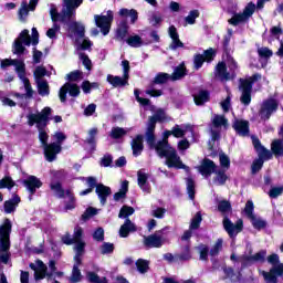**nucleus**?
I'll return each instance as SVG.
<instances>
[{"label":"nucleus","instance_id":"nucleus-1","mask_svg":"<svg viewBox=\"0 0 283 283\" xmlns=\"http://www.w3.org/2000/svg\"><path fill=\"white\" fill-rule=\"evenodd\" d=\"M169 136H174L172 130L164 132V138L156 143V135H154L153 145L148 144L149 149H155L159 158H165V165L169 169H185L187 174H190L191 169L182 163L178 150L169 145Z\"/></svg>","mask_w":283,"mask_h":283},{"label":"nucleus","instance_id":"nucleus-2","mask_svg":"<svg viewBox=\"0 0 283 283\" xmlns=\"http://www.w3.org/2000/svg\"><path fill=\"white\" fill-rule=\"evenodd\" d=\"M53 109L50 106L44 107L39 113H30L27 115L29 127H34L36 125V129L39 130V140L43 147L44 156L48 163H54V157H52V150H50V144L48 140L50 136L45 132V127H48L50 119L52 118Z\"/></svg>","mask_w":283,"mask_h":283},{"label":"nucleus","instance_id":"nucleus-3","mask_svg":"<svg viewBox=\"0 0 283 283\" xmlns=\"http://www.w3.org/2000/svg\"><path fill=\"white\" fill-rule=\"evenodd\" d=\"M10 233H12V222L6 219L0 227V264H8L10 262ZM0 283H8V279L3 273V268L0 266Z\"/></svg>","mask_w":283,"mask_h":283},{"label":"nucleus","instance_id":"nucleus-4","mask_svg":"<svg viewBox=\"0 0 283 283\" xmlns=\"http://www.w3.org/2000/svg\"><path fill=\"white\" fill-rule=\"evenodd\" d=\"M29 266L34 271L35 282L46 279L49 283H60L56 281V277H63V272H56V262L54 260L49 262L50 272H48V265L41 260H36L35 263H30Z\"/></svg>","mask_w":283,"mask_h":283},{"label":"nucleus","instance_id":"nucleus-5","mask_svg":"<svg viewBox=\"0 0 283 283\" xmlns=\"http://www.w3.org/2000/svg\"><path fill=\"white\" fill-rule=\"evenodd\" d=\"M52 174L53 177L50 184L51 191H53L59 198H65L66 196L69 198V202L66 203L65 209H74L76 207V199L74 198V193H72V190H64L60 181L63 180L65 174L63 170L53 171Z\"/></svg>","mask_w":283,"mask_h":283},{"label":"nucleus","instance_id":"nucleus-6","mask_svg":"<svg viewBox=\"0 0 283 283\" xmlns=\"http://www.w3.org/2000/svg\"><path fill=\"white\" fill-rule=\"evenodd\" d=\"M11 65H13L15 67V72L20 78V81H22L24 87L28 91V96H31V90H30V80L25 76V63L21 60H12V59H4L1 60V64L0 67L1 70H6L7 67H10Z\"/></svg>","mask_w":283,"mask_h":283},{"label":"nucleus","instance_id":"nucleus-7","mask_svg":"<svg viewBox=\"0 0 283 283\" xmlns=\"http://www.w3.org/2000/svg\"><path fill=\"white\" fill-rule=\"evenodd\" d=\"M252 143L254 145V148L256 149L258 156L259 158L255 159L252 164V174H258V171H260V169H262L263 165H264V160H271V158H273V154L271 153V150L264 148V146H262V144L260 143V139L258 138H253Z\"/></svg>","mask_w":283,"mask_h":283},{"label":"nucleus","instance_id":"nucleus-8","mask_svg":"<svg viewBox=\"0 0 283 283\" xmlns=\"http://www.w3.org/2000/svg\"><path fill=\"white\" fill-rule=\"evenodd\" d=\"M269 264L273 265L270 272H261L265 282H276L283 275V263H280V255L271 254L268 256Z\"/></svg>","mask_w":283,"mask_h":283},{"label":"nucleus","instance_id":"nucleus-9","mask_svg":"<svg viewBox=\"0 0 283 283\" xmlns=\"http://www.w3.org/2000/svg\"><path fill=\"white\" fill-rule=\"evenodd\" d=\"M165 231H167V229L156 231L150 235H145L143 240L145 249H160L164 244H167L169 239L165 235Z\"/></svg>","mask_w":283,"mask_h":283},{"label":"nucleus","instance_id":"nucleus-10","mask_svg":"<svg viewBox=\"0 0 283 283\" xmlns=\"http://www.w3.org/2000/svg\"><path fill=\"white\" fill-rule=\"evenodd\" d=\"M169 81H171V75L168 73H158L153 83L146 87L145 94H147V96H151L153 98L163 96V90L156 88V85H165V83H169Z\"/></svg>","mask_w":283,"mask_h":283},{"label":"nucleus","instance_id":"nucleus-11","mask_svg":"<svg viewBox=\"0 0 283 283\" xmlns=\"http://www.w3.org/2000/svg\"><path fill=\"white\" fill-rule=\"evenodd\" d=\"M83 3V0H63L62 23L74 21L76 19V9Z\"/></svg>","mask_w":283,"mask_h":283},{"label":"nucleus","instance_id":"nucleus-12","mask_svg":"<svg viewBox=\"0 0 283 283\" xmlns=\"http://www.w3.org/2000/svg\"><path fill=\"white\" fill-rule=\"evenodd\" d=\"M95 25L99 28L102 34L107 36L109 30H112V23L114 21V11L108 10L106 14H95L94 15Z\"/></svg>","mask_w":283,"mask_h":283},{"label":"nucleus","instance_id":"nucleus-13","mask_svg":"<svg viewBox=\"0 0 283 283\" xmlns=\"http://www.w3.org/2000/svg\"><path fill=\"white\" fill-rule=\"evenodd\" d=\"M165 120V112L158 109L154 116L149 117L146 128V143L147 145H154V133L156 132V123H163Z\"/></svg>","mask_w":283,"mask_h":283},{"label":"nucleus","instance_id":"nucleus-14","mask_svg":"<svg viewBox=\"0 0 283 283\" xmlns=\"http://www.w3.org/2000/svg\"><path fill=\"white\" fill-rule=\"evenodd\" d=\"M53 143H50L49 150H51V157L53 158V161L56 160V156L61 154L63 147V143L67 140V136L63 132H55L52 135Z\"/></svg>","mask_w":283,"mask_h":283},{"label":"nucleus","instance_id":"nucleus-15","mask_svg":"<svg viewBox=\"0 0 283 283\" xmlns=\"http://www.w3.org/2000/svg\"><path fill=\"white\" fill-rule=\"evenodd\" d=\"M229 129V119L224 115L213 116V140H220L222 134Z\"/></svg>","mask_w":283,"mask_h":283},{"label":"nucleus","instance_id":"nucleus-16","mask_svg":"<svg viewBox=\"0 0 283 283\" xmlns=\"http://www.w3.org/2000/svg\"><path fill=\"white\" fill-rule=\"evenodd\" d=\"M222 224L224 231L230 238H235L238 233H242V229H244V221H242V219H239L235 223H233L229 217H224Z\"/></svg>","mask_w":283,"mask_h":283},{"label":"nucleus","instance_id":"nucleus-17","mask_svg":"<svg viewBox=\"0 0 283 283\" xmlns=\"http://www.w3.org/2000/svg\"><path fill=\"white\" fill-rule=\"evenodd\" d=\"M67 94L73 98H76L81 94V88L77 84L66 82L59 91V98L61 103L67 102Z\"/></svg>","mask_w":283,"mask_h":283},{"label":"nucleus","instance_id":"nucleus-18","mask_svg":"<svg viewBox=\"0 0 283 283\" xmlns=\"http://www.w3.org/2000/svg\"><path fill=\"white\" fill-rule=\"evenodd\" d=\"M253 12H255V4L249 3L244 11L239 14H234L230 20L229 23L231 25H240V23H244V21H249L250 17H253Z\"/></svg>","mask_w":283,"mask_h":283},{"label":"nucleus","instance_id":"nucleus-19","mask_svg":"<svg viewBox=\"0 0 283 283\" xmlns=\"http://www.w3.org/2000/svg\"><path fill=\"white\" fill-rule=\"evenodd\" d=\"M23 186L29 191V200H33L34 193H36V189H41L43 187V182L36 176H29L23 180Z\"/></svg>","mask_w":283,"mask_h":283},{"label":"nucleus","instance_id":"nucleus-20","mask_svg":"<svg viewBox=\"0 0 283 283\" xmlns=\"http://www.w3.org/2000/svg\"><path fill=\"white\" fill-rule=\"evenodd\" d=\"M213 59V49L210 48L203 52V54H195L193 55V70H200L202 65L206 63H211Z\"/></svg>","mask_w":283,"mask_h":283},{"label":"nucleus","instance_id":"nucleus-21","mask_svg":"<svg viewBox=\"0 0 283 283\" xmlns=\"http://www.w3.org/2000/svg\"><path fill=\"white\" fill-rule=\"evenodd\" d=\"M69 36L70 39L76 36V41H78V39H85V25L76 21L71 22L69 24Z\"/></svg>","mask_w":283,"mask_h":283},{"label":"nucleus","instance_id":"nucleus-22","mask_svg":"<svg viewBox=\"0 0 283 283\" xmlns=\"http://www.w3.org/2000/svg\"><path fill=\"white\" fill-rule=\"evenodd\" d=\"M240 90L242 92L240 101L242 105H251V90H253V85L248 80H241Z\"/></svg>","mask_w":283,"mask_h":283},{"label":"nucleus","instance_id":"nucleus-23","mask_svg":"<svg viewBox=\"0 0 283 283\" xmlns=\"http://www.w3.org/2000/svg\"><path fill=\"white\" fill-rule=\"evenodd\" d=\"M169 36L171 39V43L169 49L172 51L178 50V48H185V43L180 41V35L178 34V29L175 25H170L168 29Z\"/></svg>","mask_w":283,"mask_h":283},{"label":"nucleus","instance_id":"nucleus-24","mask_svg":"<svg viewBox=\"0 0 283 283\" xmlns=\"http://www.w3.org/2000/svg\"><path fill=\"white\" fill-rule=\"evenodd\" d=\"M195 105L202 106L211 101V93L208 90L200 88L198 92L192 94Z\"/></svg>","mask_w":283,"mask_h":283},{"label":"nucleus","instance_id":"nucleus-25","mask_svg":"<svg viewBox=\"0 0 283 283\" xmlns=\"http://www.w3.org/2000/svg\"><path fill=\"white\" fill-rule=\"evenodd\" d=\"M95 193L98 197L101 205L105 207V205H107V198H109V195L112 193V188L103 184H98L96 186Z\"/></svg>","mask_w":283,"mask_h":283},{"label":"nucleus","instance_id":"nucleus-26","mask_svg":"<svg viewBox=\"0 0 283 283\" xmlns=\"http://www.w3.org/2000/svg\"><path fill=\"white\" fill-rule=\"evenodd\" d=\"M147 180H149V175H147L145 170H138V172H137L138 187L145 193H151V186L149 185V182Z\"/></svg>","mask_w":283,"mask_h":283},{"label":"nucleus","instance_id":"nucleus-27","mask_svg":"<svg viewBox=\"0 0 283 283\" xmlns=\"http://www.w3.org/2000/svg\"><path fill=\"white\" fill-rule=\"evenodd\" d=\"M137 228L130 219H125L124 224L119 228V238H128L129 233H136Z\"/></svg>","mask_w":283,"mask_h":283},{"label":"nucleus","instance_id":"nucleus-28","mask_svg":"<svg viewBox=\"0 0 283 283\" xmlns=\"http://www.w3.org/2000/svg\"><path fill=\"white\" fill-rule=\"evenodd\" d=\"M277 109V102L275 99H269L263 103L261 107V118H269L272 112Z\"/></svg>","mask_w":283,"mask_h":283},{"label":"nucleus","instance_id":"nucleus-29","mask_svg":"<svg viewBox=\"0 0 283 283\" xmlns=\"http://www.w3.org/2000/svg\"><path fill=\"white\" fill-rule=\"evenodd\" d=\"M106 81L113 87H125V85H129V78L125 77V75H123V77H120L117 75L108 74Z\"/></svg>","mask_w":283,"mask_h":283},{"label":"nucleus","instance_id":"nucleus-30","mask_svg":"<svg viewBox=\"0 0 283 283\" xmlns=\"http://www.w3.org/2000/svg\"><path fill=\"white\" fill-rule=\"evenodd\" d=\"M232 127L239 136H249V120L235 119Z\"/></svg>","mask_w":283,"mask_h":283},{"label":"nucleus","instance_id":"nucleus-31","mask_svg":"<svg viewBox=\"0 0 283 283\" xmlns=\"http://www.w3.org/2000/svg\"><path fill=\"white\" fill-rule=\"evenodd\" d=\"M20 202L21 197H19V195H13L11 199L4 201L3 203L4 213H14Z\"/></svg>","mask_w":283,"mask_h":283},{"label":"nucleus","instance_id":"nucleus-32","mask_svg":"<svg viewBox=\"0 0 283 283\" xmlns=\"http://www.w3.org/2000/svg\"><path fill=\"white\" fill-rule=\"evenodd\" d=\"M227 180H229V177L227 176V170L214 165V177H213L214 185H218L220 187L224 185Z\"/></svg>","mask_w":283,"mask_h":283},{"label":"nucleus","instance_id":"nucleus-33","mask_svg":"<svg viewBox=\"0 0 283 283\" xmlns=\"http://www.w3.org/2000/svg\"><path fill=\"white\" fill-rule=\"evenodd\" d=\"M198 171L201 174V176H205V178H209L211 174H213V163L211 159H203L201 165L197 167Z\"/></svg>","mask_w":283,"mask_h":283},{"label":"nucleus","instance_id":"nucleus-34","mask_svg":"<svg viewBox=\"0 0 283 283\" xmlns=\"http://www.w3.org/2000/svg\"><path fill=\"white\" fill-rule=\"evenodd\" d=\"M214 156L219 160V165H220L219 169H226L227 171H229L231 167V158H229V155H227L222 150H218L217 153H214Z\"/></svg>","mask_w":283,"mask_h":283},{"label":"nucleus","instance_id":"nucleus-35","mask_svg":"<svg viewBox=\"0 0 283 283\" xmlns=\"http://www.w3.org/2000/svg\"><path fill=\"white\" fill-rule=\"evenodd\" d=\"M96 136H98V128H91L88 137L84 140V145H88L90 151H96Z\"/></svg>","mask_w":283,"mask_h":283},{"label":"nucleus","instance_id":"nucleus-36","mask_svg":"<svg viewBox=\"0 0 283 283\" xmlns=\"http://www.w3.org/2000/svg\"><path fill=\"white\" fill-rule=\"evenodd\" d=\"M216 78L218 81H231V74L227 72V64L224 62L218 63Z\"/></svg>","mask_w":283,"mask_h":283},{"label":"nucleus","instance_id":"nucleus-37","mask_svg":"<svg viewBox=\"0 0 283 283\" xmlns=\"http://www.w3.org/2000/svg\"><path fill=\"white\" fill-rule=\"evenodd\" d=\"M185 76H187V66H185V62H181L175 67L170 78L171 81H180L181 78H185Z\"/></svg>","mask_w":283,"mask_h":283},{"label":"nucleus","instance_id":"nucleus-38","mask_svg":"<svg viewBox=\"0 0 283 283\" xmlns=\"http://www.w3.org/2000/svg\"><path fill=\"white\" fill-rule=\"evenodd\" d=\"M132 149H133V155L134 156H140L143 154V135H137L133 140H132Z\"/></svg>","mask_w":283,"mask_h":283},{"label":"nucleus","instance_id":"nucleus-39","mask_svg":"<svg viewBox=\"0 0 283 283\" xmlns=\"http://www.w3.org/2000/svg\"><path fill=\"white\" fill-rule=\"evenodd\" d=\"M127 32H129V25L127 24L126 20H122L118 23V27L116 30L117 39H119V41H125V38L127 36Z\"/></svg>","mask_w":283,"mask_h":283},{"label":"nucleus","instance_id":"nucleus-40","mask_svg":"<svg viewBox=\"0 0 283 283\" xmlns=\"http://www.w3.org/2000/svg\"><path fill=\"white\" fill-rule=\"evenodd\" d=\"M129 132V128H122V127H113L108 134V136L113 140H120V138H124L127 136V133Z\"/></svg>","mask_w":283,"mask_h":283},{"label":"nucleus","instance_id":"nucleus-41","mask_svg":"<svg viewBox=\"0 0 283 283\" xmlns=\"http://www.w3.org/2000/svg\"><path fill=\"white\" fill-rule=\"evenodd\" d=\"M265 258H266V251L263 250L251 256L241 255L240 260H243V262H264Z\"/></svg>","mask_w":283,"mask_h":283},{"label":"nucleus","instance_id":"nucleus-42","mask_svg":"<svg viewBox=\"0 0 283 283\" xmlns=\"http://www.w3.org/2000/svg\"><path fill=\"white\" fill-rule=\"evenodd\" d=\"M125 42L127 43V45H129L130 48H143V45H145V41H143V38H140V35L138 34H133L129 35Z\"/></svg>","mask_w":283,"mask_h":283},{"label":"nucleus","instance_id":"nucleus-43","mask_svg":"<svg viewBox=\"0 0 283 283\" xmlns=\"http://www.w3.org/2000/svg\"><path fill=\"white\" fill-rule=\"evenodd\" d=\"M217 209H218V212L223 216V218H227L229 213L233 212V209L231 208V202L227 200L219 201Z\"/></svg>","mask_w":283,"mask_h":283},{"label":"nucleus","instance_id":"nucleus-44","mask_svg":"<svg viewBox=\"0 0 283 283\" xmlns=\"http://www.w3.org/2000/svg\"><path fill=\"white\" fill-rule=\"evenodd\" d=\"M38 85V93L40 96H50V85L45 80H38L35 81Z\"/></svg>","mask_w":283,"mask_h":283},{"label":"nucleus","instance_id":"nucleus-45","mask_svg":"<svg viewBox=\"0 0 283 283\" xmlns=\"http://www.w3.org/2000/svg\"><path fill=\"white\" fill-rule=\"evenodd\" d=\"M186 185H187V193L190 200H193V198H196V181H193V178L188 177L186 178Z\"/></svg>","mask_w":283,"mask_h":283},{"label":"nucleus","instance_id":"nucleus-46","mask_svg":"<svg viewBox=\"0 0 283 283\" xmlns=\"http://www.w3.org/2000/svg\"><path fill=\"white\" fill-rule=\"evenodd\" d=\"M135 266L138 271V273L145 274L147 271H149V261L145 259H138L135 262Z\"/></svg>","mask_w":283,"mask_h":283},{"label":"nucleus","instance_id":"nucleus-47","mask_svg":"<svg viewBox=\"0 0 283 283\" xmlns=\"http://www.w3.org/2000/svg\"><path fill=\"white\" fill-rule=\"evenodd\" d=\"M201 223H202V213L197 212L190 221V226H189L190 231H198V229H200Z\"/></svg>","mask_w":283,"mask_h":283},{"label":"nucleus","instance_id":"nucleus-48","mask_svg":"<svg viewBox=\"0 0 283 283\" xmlns=\"http://www.w3.org/2000/svg\"><path fill=\"white\" fill-rule=\"evenodd\" d=\"M15 41H19L20 43H23V45H29L32 43V39L30 38V31L28 29H24L15 39Z\"/></svg>","mask_w":283,"mask_h":283},{"label":"nucleus","instance_id":"nucleus-49","mask_svg":"<svg viewBox=\"0 0 283 283\" xmlns=\"http://www.w3.org/2000/svg\"><path fill=\"white\" fill-rule=\"evenodd\" d=\"M19 19L20 21H22L23 23H25L27 19H28V14H30V7L28 6L27 1H22L21 3V8L19 10Z\"/></svg>","mask_w":283,"mask_h":283},{"label":"nucleus","instance_id":"nucleus-50","mask_svg":"<svg viewBox=\"0 0 283 283\" xmlns=\"http://www.w3.org/2000/svg\"><path fill=\"white\" fill-rule=\"evenodd\" d=\"M134 212L135 210L133 207L124 206L119 210L118 218H120L122 220H129V216H134Z\"/></svg>","mask_w":283,"mask_h":283},{"label":"nucleus","instance_id":"nucleus-51","mask_svg":"<svg viewBox=\"0 0 283 283\" xmlns=\"http://www.w3.org/2000/svg\"><path fill=\"white\" fill-rule=\"evenodd\" d=\"M50 14L53 23L61 21L63 19V13H59V9H56V4H50Z\"/></svg>","mask_w":283,"mask_h":283},{"label":"nucleus","instance_id":"nucleus-52","mask_svg":"<svg viewBox=\"0 0 283 283\" xmlns=\"http://www.w3.org/2000/svg\"><path fill=\"white\" fill-rule=\"evenodd\" d=\"M175 260H178L179 262H187V261L191 260V250L189 249V245H187L184 249L182 253L177 254L175 256Z\"/></svg>","mask_w":283,"mask_h":283},{"label":"nucleus","instance_id":"nucleus-53","mask_svg":"<svg viewBox=\"0 0 283 283\" xmlns=\"http://www.w3.org/2000/svg\"><path fill=\"white\" fill-rule=\"evenodd\" d=\"M272 153L274 156H282L283 155V144L282 140L276 139L272 143L271 146Z\"/></svg>","mask_w":283,"mask_h":283},{"label":"nucleus","instance_id":"nucleus-54","mask_svg":"<svg viewBox=\"0 0 283 283\" xmlns=\"http://www.w3.org/2000/svg\"><path fill=\"white\" fill-rule=\"evenodd\" d=\"M227 98L220 102V107L222 108L224 114H227L229 109H231V91L229 88H227Z\"/></svg>","mask_w":283,"mask_h":283},{"label":"nucleus","instance_id":"nucleus-55","mask_svg":"<svg viewBox=\"0 0 283 283\" xmlns=\"http://www.w3.org/2000/svg\"><path fill=\"white\" fill-rule=\"evenodd\" d=\"M254 209H255V207L253 206V201L248 200L245 203V207L243 209V212L247 216V218H249V220H251L253 217H255V213H253Z\"/></svg>","mask_w":283,"mask_h":283},{"label":"nucleus","instance_id":"nucleus-56","mask_svg":"<svg viewBox=\"0 0 283 283\" xmlns=\"http://www.w3.org/2000/svg\"><path fill=\"white\" fill-rule=\"evenodd\" d=\"M82 78H83V71L81 70L72 71L66 75V81H71V82L82 81Z\"/></svg>","mask_w":283,"mask_h":283},{"label":"nucleus","instance_id":"nucleus-57","mask_svg":"<svg viewBox=\"0 0 283 283\" xmlns=\"http://www.w3.org/2000/svg\"><path fill=\"white\" fill-rule=\"evenodd\" d=\"M99 251H101L102 255H109V254L114 253V243L104 242L99 247Z\"/></svg>","mask_w":283,"mask_h":283},{"label":"nucleus","instance_id":"nucleus-58","mask_svg":"<svg viewBox=\"0 0 283 283\" xmlns=\"http://www.w3.org/2000/svg\"><path fill=\"white\" fill-rule=\"evenodd\" d=\"M59 32H61V25H59L56 22H53V27L46 31V36L49 39L55 40Z\"/></svg>","mask_w":283,"mask_h":283},{"label":"nucleus","instance_id":"nucleus-59","mask_svg":"<svg viewBox=\"0 0 283 283\" xmlns=\"http://www.w3.org/2000/svg\"><path fill=\"white\" fill-rule=\"evenodd\" d=\"M81 270L78 269V265H73L72 275L70 277V282L78 283L81 282Z\"/></svg>","mask_w":283,"mask_h":283},{"label":"nucleus","instance_id":"nucleus-60","mask_svg":"<svg viewBox=\"0 0 283 283\" xmlns=\"http://www.w3.org/2000/svg\"><path fill=\"white\" fill-rule=\"evenodd\" d=\"M148 21L150 25H159V23H163V15H160V13L153 12L148 18Z\"/></svg>","mask_w":283,"mask_h":283},{"label":"nucleus","instance_id":"nucleus-61","mask_svg":"<svg viewBox=\"0 0 283 283\" xmlns=\"http://www.w3.org/2000/svg\"><path fill=\"white\" fill-rule=\"evenodd\" d=\"M250 220L254 229H264L266 227V221L258 218L255 214Z\"/></svg>","mask_w":283,"mask_h":283},{"label":"nucleus","instance_id":"nucleus-62","mask_svg":"<svg viewBox=\"0 0 283 283\" xmlns=\"http://www.w3.org/2000/svg\"><path fill=\"white\" fill-rule=\"evenodd\" d=\"M14 187V181L11 177H4L0 180V189H12Z\"/></svg>","mask_w":283,"mask_h":283},{"label":"nucleus","instance_id":"nucleus-63","mask_svg":"<svg viewBox=\"0 0 283 283\" xmlns=\"http://www.w3.org/2000/svg\"><path fill=\"white\" fill-rule=\"evenodd\" d=\"M80 60L82 61L84 67L88 71L92 72V60H90V56L85 53H80L78 54Z\"/></svg>","mask_w":283,"mask_h":283},{"label":"nucleus","instance_id":"nucleus-64","mask_svg":"<svg viewBox=\"0 0 283 283\" xmlns=\"http://www.w3.org/2000/svg\"><path fill=\"white\" fill-rule=\"evenodd\" d=\"M197 250L199 251L200 260H208L209 247H207L206 244H200L199 247H197Z\"/></svg>","mask_w":283,"mask_h":283}]
</instances>
